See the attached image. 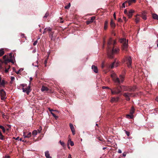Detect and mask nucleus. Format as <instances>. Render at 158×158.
I'll list each match as a JSON object with an SVG mask.
<instances>
[{
    "label": "nucleus",
    "instance_id": "nucleus-1",
    "mask_svg": "<svg viewBox=\"0 0 158 158\" xmlns=\"http://www.w3.org/2000/svg\"><path fill=\"white\" fill-rule=\"evenodd\" d=\"M112 40L111 39L109 40L108 42V47L107 49V53L108 57L110 58H112L114 57L113 55L118 52L119 49L118 48H114V47H110V45L112 44Z\"/></svg>",
    "mask_w": 158,
    "mask_h": 158
},
{
    "label": "nucleus",
    "instance_id": "nucleus-2",
    "mask_svg": "<svg viewBox=\"0 0 158 158\" xmlns=\"http://www.w3.org/2000/svg\"><path fill=\"white\" fill-rule=\"evenodd\" d=\"M111 77L112 78L113 81L116 83L120 84L123 82L124 80V77L122 75H120L118 77L115 73H112L111 75Z\"/></svg>",
    "mask_w": 158,
    "mask_h": 158
},
{
    "label": "nucleus",
    "instance_id": "nucleus-3",
    "mask_svg": "<svg viewBox=\"0 0 158 158\" xmlns=\"http://www.w3.org/2000/svg\"><path fill=\"white\" fill-rule=\"evenodd\" d=\"M110 90L112 95L118 94L122 91L121 87L120 86L114 87L110 89Z\"/></svg>",
    "mask_w": 158,
    "mask_h": 158
},
{
    "label": "nucleus",
    "instance_id": "nucleus-4",
    "mask_svg": "<svg viewBox=\"0 0 158 158\" xmlns=\"http://www.w3.org/2000/svg\"><path fill=\"white\" fill-rule=\"evenodd\" d=\"M128 40H127L126 39H121L120 40L121 43L122 44V49L123 51H127L128 47Z\"/></svg>",
    "mask_w": 158,
    "mask_h": 158
},
{
    "label": "nucleus",
    "instance_id": "nucleus-5",
    "mask_svg": "<svg viewBox=\"0 0 158 158\" xmlns=\"http://www.w3.org/2000/svg\"><path fill=\"white\" fill-rule=\"evenodd\" d=\"M126 62L127 65L128 67L130 68L131 66L132 60L130 56L127 57L126 58Z\"/></svg>",
    "mask_w": 158,
    "mask_h": 158
},
{
    "label": "nucleus",
    "instance_id": "nucleus-6",
    "mask_svg": "<svg viewBox=\"0 0 158 158\" xmlns=\"http://www.w3.org/2000/svg\"><path fill=\"white\" fill-rule=\"evenodd\" d=\"M22 89L23 91V92H26V93L27 95H28L29 94L30 92L31 91V87L30 85H28V86L26 88H22Z\"/></svg>",
    "mask_w": 158,
    "mask_h": 158
},
{
    "label": "nucleus",
    "instance_id": "nucleus-7",
    "mask_svg": "<svg viewBox=\"0 0 158 158\" xmlns=\"http://www.w3.org/2000/svg\"><path fill=\"white\" fill-rule=\"evenodd\" d=\"M0 95H1V99L2 100L4 99L6 95V93L3 89L0 90Z\"/></svg>",
    "mask_w": 158,
    "mask_h": 158
},
{
    "label": "nucleus",
    "instance_id": "nucleus-8",
    "mask_svg": "<svg viewBox=\"0 0 158 158\" xmlns=\"http://www.w3.org/2000/svg\"><path fill=\"white\" fill-rule=\"evenodd\" d=\"M95 18L94 16L91 17L90 19L86 21V24L88 25L92 23Z\"/></svg>",
    "mask_w": 158,
    "mask_h": 158
},
{
    "label": "nucleus",
    "instance_id": "nucleus-9",
    "mask_svg": "<svg viewBox=\"0 0 158 158\" xmlns=\"http://www.w3.org/2000/svg\"><path fill=\"white\" fill-rule=\"evenodd\" d=\"M69 126L72 131L73 134V135H74L75 134V131L73 126V124L71 123H69Z\"/></svg>",
    "mask_w": 158,
    "mask_h": 158
},
{
    "label": "nucleus",
    "instance_id": "nucleus-10",
    "mask_svg": "<svg viewBox=\"0 0 158 158\" xmlns=\"http://www.w3.org/2000/svg\"><path fill=\"white\" fill-rule=\"evenodd\" d=\"M92 69L94 71L97 73H98V70L97 67L94 65H93L92 66Z\"/></svg>",
    "mask_w": 158,
    "mask_h": 158
},
{
    "label": "nucleus",
    "instance_id": "nucleus-11",
    "mask_svg": "<svg viewBox=\"0 0 158 158\" xmlns=\"http://www.w3.org/2000/svg\"><path fill=\"white\" fill-rule=\"evenodd\" d=\"M45 156L46 158H52L50 156L49 152L48 151H47L45 152Z\"/></svg>",
    "mask_w": 158,
    "mask_h": 158
},
{
    "label": "nucleus",
    "instance_id": "nucleus-12",
    "mask_svg": "<svg viewBox=\"0 0 158 158\" xmlns=\"http://www.w3.org/2000/svg\"><path fill=\"white\" fill-rule=\"evenodd\" d=\"M123 95L125 97H131L132 96V94L131 93L127 92L124 93Z\"/></svg>",
    "mask_w": 158,
    "mask_h": 158
},
{
    "label": "nucleus",
    "instance_id": "nucleus-13",
    "mask_svg": "<svg viewBox=\"0 0 158 158\" xmlns=\"http://www.w3.org/2000/svg\"><path fill=\"white\" fill-rule=\"evenodd\" d=\"M119 99V98L117 97L116 98L113 97L111 100V102H117Z\"/></svg>",
    "mask_w": 158,
    "mask_h": 158
},
{
    "label": "nucleus",
    "instance_id": "nucleus-14",
    "mask_svg": "<svg viewBox=\"0 0 158 158\" xmlns=\"http://www.w3.org/2000/svg\"><path fill=\"white\" fill-rule=\"evenodd\" d=\"M152 16L153 19L158 20V15L156 14H153Z\"/></svg>",
    "mask_w": 158,
    "mask_h": 158
},
{
    "label": "nucleus",
    "instance_id": "nucleus-15",
    "mask_svg": "<svg viewBox=\"0 0 158 158\" xmlns=\"http://www.w3.org/2000/svg\"><path fill=\"white\" fill-rule=\"evenodd\" d=\"M118 66V65L117 64H115V62H113L112 64L110 66V68L111 69L113 68L114 66H115L116 67H117Z\"/></svg>",
    "mask_w": 158,
    "mask_h": 158
},
{
    "label": "nucleus",
    "instance_id": "nucleus-16",
    "mask_svg": "<svg viewBox=\"0 0 158 158\" xmlns=\"http://www.w3.org/2000/svg\"><path fill=\"white\" fill-rule=\"evenodd\" d=\"M48 88L46 86H42L41 89V90L42 91H48Z\"/></svg>",
    "mask_w": 158,
    "mask_h": 158
},
{
    "label": "nucleus",
    "instance_id": "nucleus-17",
    "mask_svg": "<svg viewBox=\"0 0 158 158\" xmlns=\"http://www.w3.org/2000/svg\"><path fill=\"white\" fill-rule=\"evenodd\" d=\"M8 62H11L14 63L13 60L12 59H6L5 60V63L6 64Z\"/></svg>",
    "mask_w": 158,
    "mask_h": 158
},
{
    "label": "nucleus",
    "instance_id": "nucleus-18",
    "mask_svg": "<svg viewBox=\"0 0 158 158\" xmlns=\"http://www.w3.org/2000/svg\"><path fill=\"white\" fill-rule=\"evenodd\" d=\"M5 81L4 80H3L2 81H1V82L0 83V87H1L2 86H4V85H5Z\"/></svg>",
    "mask_w": 158,
    "mask_h": 158
},
{
    "label": "nucleus",
    "instance_id": "nucleus-19",
    "mask_svg": "<svg viewBox=\"0 0 158 158\" xmlns=\"http://www.w3.org/2000/svg\"><path fill=\"white\" fill-rule=\"evenodd\" d=\"M134 111L135 109L133 107H132L130 111V114L133 115L134 112Z\"/></svg>",
    "mask_w": 158,
    "mask_h": 158
},
{
    "label": "nucleus",
    "instance_id": "nucleus-20",
    "mask_svg": "<svg viewBox=\"0 0 158 158\" xmlns=\"http://www.w3.org/2000/svg\"><path fill=\"white\" fill-rule=\"evenodd\" d=\"M37 131L36 130H34L32 132V135L34 136H35L37 134Z\"/></svg>",
    "mask_w": 158,
    "mask_h": 158
},
{
    "label": "nucleus",
    "instance_id": "nucleus-21",
    "mask_svg": "<svg viewBox=\"0 0 158 158\" xmlns=\"http://www.w3.org/2000/svg\"><path fill=\"white\" fill-rule=\"evenodd\" d=\"M133 115L132 114H127L126 116V117L127 118H133Z\"/></svg>",
    "mask_w": 158,
    "mask_h": 158
},
{
    "label": "nucleus",
    "instance_id": "nucleus-22",
    "mask_svg": "<svg viewBox=\"0 0 158 158\" xmlns=\"http://www.w3.org/2000/svg\"><path fill=\"white\" fill-rule=\"evenodd\" d=\"M4 53V49H2L0 50V56H1L3 55Z\"/></svg>",
    "mask_w": 158,
    "mask_h": 158
},
{
    "label": "nucleus",
    "instance_id": "nucleus-23",
    "mask_svg": "<svg viewBox=\"0 0 158 158\" xmlns=\"http://www.w3.org/2000/svg\"><path fill=\"white\" fill-rule=\"evenodd\" d=\"M27 136H25V138H29L31 136V133L29 132L28 133H27Z\"/></svg>",
    "mask_w": 158,
    "mask_h": 158
},
{
    "label": "nucleus",
    "instance_id": "nucleus-24",
    "mask_svg": "<svg viewBox=\"0 0 158 158\" xmlns=\"http://www.w3.org/2000/svg\"><path fill=\"white\" fill-rule=\"evenodd\" d=\"M69 141L70 142V145L71 146H73L74 145L73 142L70 139H69L68 142H69Z\"/></svg>",
    "mask_w": 158,
    "mask_h": 158
},
{
    "label": "nucleus",
    "instance_id": "nucleus-25",
    "mask_svg": "<svg viewBox=\"0 0 158 158\" xmlns=\"http://www.w3.org/2000/svg\"><path fill=\"white\" fill-rule=\"evenodd\" d=\"M141 17L144 20H146L147 19V17L146 15L143 13L142 14Z\"/></svg>",
    "mask_w": 158,
    "mask_h": 158
},
{
    "label": "nucleus",
    "instance_id": "nucleus-26",
    "mask_svg": "<svg viewBox=\"0 0 158 158\" xmlns=\"http://www.w3.org/2000/svg\"><path fill=\"white\" fill-rule=\"evenodd\" d=\"M71 4L70 3H69L68 5L65 6L64 7V8L65 9H69L70 7Z\"/></svg>",
    "mask_w": 158,
    "mask_h": 158
},
{
    "label": "nucleus",
    "instance_id": "nucleus-27",
    "mask_svg": "<svg viewBox=\"0 0 158 158\" xmlns=\"http://www.w3.org/2000/svg\"><path fill=\"white\" fill-rule=\"evenodd\" d=\"M49 15V13L48 12H47L45 13L44 16V18H46Z\"/></svg>",
    "mask_w": 158,
    "mask_h": 158
},
{
    "label": "nucleus",
    "instance_id": "nucleus-28",
    "mask_svg": "<svg viewBox=\"0 0 158 158\" xmlns=\"http://www.w3.org/2000/svg\"><path fill=\"white\" fill-rule=\"evenodd\" d=\"M0 128L2 130V131L3 132H5V128L2 125H0Z\"/></svg>",
    "mask_w": 158,
    "mask_h": 158
},
{
    "label": "nucleus",
    "instance_id": "nucleus-29",
    "mask_svg": "<svg viewBox=\"0 0 158 158\" xmlns=\"http://www.w3.org/2000/svg\"><path fill=\"white\" fill-rule=\"evenodd\" d=\"M110 25L112 27H114L115 26V24L112 20H111L110 22Z\"/></svg>",
    "mask_w": 158,
    "mask_h": 158
},
{
    "label": "nucleus",
    "instance_id": "nucleus-30",
    "mask_svg": "<svg viewBox=\"0 0 158 158\" xmlns=\"http://www.w3.org/2000/svg\"><path fill=\"white\" fill-rule=\"evenodd\" d=\"M127 2H128V1H126L125 2H124V3H123L122 6V8H125V3H127Z\"/></svg>",
    "mask_w": 158,
    "mask_h": 158
},
{
    "label": "nucleus",
    "instance_id": "nucleus-31",
    "mask_svg": "<svg viewBox=\"0 0 158 158\" xmlns=\"http://www.w3.org/2000/svg\"><path fill=\"white\" fill-rule=\"evenodd\" d=\"M59 143L63 147H64L65 146V144L63 142H62L61 140H60L59 141Z\"/></svg>",
    "mask_w": 158,
    "mask_h": 158
},
{
    "label": "nucleus",
    "instance_id": "nucleus-32",
    "mask_svg": "<svg viewBox=\"0 0 158 158\" xmlns=\"http://www.w3.org/2000/svg\"><path fill=\"white\" fill-rule=\"evenodd\" d=\"M44 30H46L48 31H51L52 30V28L50 27L46 28L44 29Z\"/></svg>",
    "mask_w": 158,
    "mask_h": 158
},
{
    "label": "nucleus",
    "instance_id": "nucleus-33",
    "mask_svg": "<svg viewBox=\"0 0 158 158\" xmlns=\"http://www.w3.org/2000/svg\"><path fill=\"white\" fill-rule=\"evenodd\" d=\"M140 20V18L138 17H136L135 19V21L136 23H138Z\"/></svg>",
    "mask_w": 158,
    "mask_h": 158
},
{
    "label": "nucleus",
    "instance_id": "nucleus-34",
    "mask_svg": "<svg viewBox=\"0 0 158 158\" xmlns=\"http://www.w3.org/2000/svg\"><path fill=\"white\" fill-rule=\"evenodd\" d=\"M51 114L56 119H57L58 118V116H56L54 113L52 112H51Z\"/></svg>",
    "mask_w": 158,
    "mask_h": 158
},
{
    "label": "nucleus",
    "instance_id": "nucleus-35",
    "mask_svg": "<svg viewBox=\"0 0 158 158\" xmlns=\"http://www.w3.org/2000/svg\"><path fill=\"white\" fill-rule=\"evenodd\" d=\"M42 128L40 126L39 127V128L38 129V131L39 133H40L42 131Z\"/></svg>",
    "mask_w": 158,
    "mask_h": 158
},
{
    "label": "nucleus",
    "instance_id": "nucleus-36",
    "mask_svg": "<svg viewBox=\"0 0 158 158\" xmlns=\"http://www.w3.org/2000/svg\"><path fill=\"white\" fill-rule=\"evenodd\" d=\"M107 27V23L106 22L105 23V25L104 26V28L105 29H106Z\"/></svg>",
    "mask_w": 158,
    "mask_h": 158
},
{
    "label": "nucleus",
    "instance_id": "nucleus-37",
    "mask_svg": "<svg viewBox=\"0 0 158 158\" xmlns=\"http://www.w3.org/2000/svg\"><path fill=\"white\" fill-rule=\"evenodd\" d=\"M127 15L128 16L129 18H131L132 15V14H131L130 13L128 12Z\"/></svg>",
    "mask_w": 158,
    "mask_h": 158
},
{
    "label": "nucleus",
    "instance_id": "nucleus-38",
    "mask_svg": "<svg viewBox=\"0 0 158 158\" xmlns=\"http://www.w3.org/2000/svg\"><path fill=\"white\" fill-rule=\"evenodd\" d=\"M20 85L23 88H24V87H26L27 86V85L26 84H20Z\"/></svg>",
    "mask_w": 158,
    "mask_h": 158
},
{
    "label": "nucleus",
    "instance_id": "nucleus-39",
    "mask_svg": "<svg viewBox=\"0 0 158 158\" xmlns=\"http://www.w3.org/2000/svg\"><path fill=\"white\" fill-rule=\"evenodd\" d=\"M110 39H111L112 40V39L111 38H110ZM116 41L115 40H114L113 43L112 42V44L110 45V47H112V45H114L116 43Z\"/></svg>",
    "mask_w": 158,
    "mask_h": 158
},
{
    "label": "nucleus",
    "instance_id": "nucleus-40",
    "mask_svg": "<svg viewBox=\"0 0 158 158\" xmlns=\"http://www.w3.org/2000/svg\"><path fill=\"white\" fill-rule=\"evenodd\" d=\"M125 131L126 134L127 136H129L130 135V133L129 132L127 131L126 130L124 131Z\"/></svg>",
    "mask_w": 158,
    "mask_h": 158
},
{
    "label": "nucleus",
    "instance_id": "nucleus-41",
    "mask_svg": "<svg viewBox=\"0 0 158 158\" xmlns=\"http://www.w3.org/2000/svg\"><path fill=\"white\" fill-rule=\"evenodd\" d=\"M136 89V87L135 86H134L132 87L131 89V91H134Z\"/></svg>",
    "mask_w": 158,
    "mask_h": 158
},
{
    "label": "nucleus",
    "instance_id": "nucleus-42",
    "mask_svg": "<svg viewBox=\"0 0 158 158\" xmlns=\"http://www.w3.org/2000/svg\"><path fill=\"white\" fill-rule=\"evenodd\" d=\"M0 139L2 140H4V136L2 135V134L1 135H0Z\"/></svg>",
    "mask_w": 158,
    "mask_h": 158
},
{
    "label": "nucleus",
    "instance_id": "nucleus-43",
    "mask_svg": "<svg viewBox=\"0 0 158 158\" xmlns=\"http://www.w3.org/2000/svg\"><path fill=\"white\" fill-rule=\"evenodd\" d=\"M134 12V10H130L128 12L130 13L131 14H133Z\"/></svg>",
    "mask_w": 158,
    "mask_h": 158
},
{
    "label": "nucleus",
    "instance_id": "nucleus-44",
    "mask_svg": "<svg viewBox=\"0 0 158 158\" xmlns=\"http://www.w3.org/2000/svg\"><path fill=\"white\" fill-rule=\"evenodd\" d=\"M102 88L103 89H110H110H111V88H110L108 87H107V86H103L102 87Z\"/></svg>",
    "mask_w": 158,
    "mask_h": 158
},
{
    "label": "nucleus",
    "instance_id": "nucleus-45",
    "mask_svg": "<svg viewBox=\"0 0 158 158\" xmlns=\"http://www.w3.org/2000/svg\"><path fill=\"white\" fill-rule=\"evenodd\" d=\"M48 109L49 110V111L51 112H51H52V111H56V110H53L52 109H50V108H48Z\"/></svg>",
    "mask_w": 158,
    "mask_h": 158
},
{
    "label": "nucleus",
    "instance_id": "nucleus-46",
    "mask_svg": "<svg viewBox=\"0 0 158 158\" xmlns=\"http://www.w3.org/2000/svg\"><path fill=\"white\" fill-rule=\"evenodd\" d=\"M11 80V81H13L15 79V78L14 77H11L10 78Z\"/></svg>",
    "mask_w": 158,
    "mask_h": 158
},
{
    "label": "nucleus",
    "instance_id": "nucleus-47",
    "mask_svg": "<svg viewBox=\"0 0 158 158\" xmlns=\"http://www.w3.org/2000/svg\"><path fill=\"white\" fill-rule=\"evenodd\" d=\"M37 40H36L35 41L33 44V45L34 46H35V45H36V44H37Z\"/></svg>",
    "mask_w": 158,
    "mask_h": 158
},
{
    "label": "nucleus",
    "instance_id": "nucleus-48",
    "mask_svg": "<svg viewBox=\"0 0 158 158\" xmlns=\"http://www.w3.org/2000/svg\"><path fill=\"white\" fill-rule=\"evenodd\" d=\"M22 86L21 85H19V86H17V88L18 89H21Z\"/></svg>",
    "mask_w": 158,
    "mask_h": 158
},
{
    "label": "nucleus",
    "instance_id": "nucleus-49",
    "mask_svg": "<svg viewBox=\"0 0 158 158\" xmlns=\"http://www.w3.org/2000/svg\"><path fill=\"white\" fill-rule=\"evenodd\" d=\"M47 61H48V59H47L45 60V61H44V64H45V66H46V64L47 63Z\"/></svg>",
    "mask_w": 158,
    "mask_h": 158
},
{
    "label": "nucleus",
    "instance_id": "nucleus-50",
    "mask_svg": "<svg viewBox=\"0 0 158 158\" xmlns=\"http://www.w3.org/2000/svg\"><path fill=\"white\" fill-rule=\"evenodd\" d=\"M130 97H125L126 98V99L127 101H129L130 100Z\"/></svg>",
    "mask_w": 158,
    "mask_h": 158
},
{
    "label": "nucleus",
    "instance_id": "nucleus-51",
    "mask_svg": "<svg viewBox=\"0 0 158 158\" xmlns=\"http://www.w3.org/2000/svg\"><path fill=\"white\" fill-rule=\"evenodd\" d=\"M129 1L131 2H136V0H129Z\"/></svg>",
    "mask_w": 158,
    "mask_h": 158
},
{
    "label": "nucleus",
    "instance_id": "nucleus-52",
    "mask_svg": "<svg viewBox=\"0 0 158 158\" xmlns=\"http://www.w3.org/2000/svg\"><path fill=\"white\" fill-rule=\"evenodd\" d=\"M23 136H24V138H25V136H27V132H23Z\"/></svg>",
    "mask_w": 158,
    "mask_h": 158
},
{
    "label": "nucleus",
    "instance_id": "nucleus-53",
    "mask_svg": "<svg viewBox=\"0 0 158 158\" xmlns=\"http://www.w3.org/2000/svg\"><path fill=\"white\" fill-rule=\"evenodd\" d=\"M124 13L126 14H127L128 12L127 10H125L124 11Z\"/></svg>",
    "mask_w": 158,
    "mask_h": 158
},
{
    "label": "nucleus",
    "instance_id": "nucleus-54",
    "mask_svg": "<svg viewBox=\"0 0 158 158\" xmlns=\"http://www.w3.org/2000/svg\"><path fill=\"white\" fill-rule=\"evenodd\" d=\"M6 55H4V56H3V59H4V60L6 59Z\"/></svg>",
    "mask_w": 158,
    "mask_h": 158
},
{
    "label": "nucleus",
    "instance_id": "nucleus-55",
    "mask_svg": "<svg viewBox=\"0 0 158 158\" xmlns=\"http://www.w3.org/2000/svg\"><path fill=\"white\" fill-rule=\"evenodd\" d=\"M118 153H122V151L120 149H119L118 151Z\"/></svg>",
    "mask_w": 158,
    "mask_h": 158
},
{
    "label": "nucleus",
    "instance_id": "nucleus-56",
    "mask_svg": "<svg viewBox=\"0 0 158 158\" xmlns=\"http://www.w3.org/2000/svg\"><path fill=\"white\" fill-rule=\"evenodd\" d=\"M127 3H128V5L129 6H130L131 5V2H130V1H129V0L128 1V2H127Z\"/></svg>",
    "mask_w": 158,
    "mask_h": 158
},
{
    "label": "nucleus",
    "instance_id": "nucleus-57",
    "mask_svg": "<svg viewBox=\"0 0 158 158\" xmlns=\"http://www.w3.org/2000/svg\"><path fill=\"white\" fill-rule=\"evenodd\" d=\"M68 158H72L71 154H69V155Z\"/></svg>",
    "mask_w": 158,
    "mask_h": 158
},
{
    "label": "nucleus",
    "instance_id": "nucleus-58",
    "mask_svg": "<svg viewBox=\"0 0 158 158\" xmlns=\"http://www.w3.org/2000/svg\"><path fill=\"white\" fill-rule=\"evenodd\" d=\"M9 69V68L8 69H6L5 70V71L6 73H7V72H8Z\"/></svg>",
    "mask_w": 158,
    "mask_h": 158
},
{
    "label": "nucleus",
    "instance_id": "nucleus-59",
    "mask_svg": "<svg viewBox=\"0 0 158 158\" xmlns=\"http://www.w3.org/2000/svg\"><path fill=\"white\" fill-rule=\"evenodd\" d=\"M21 36H22V37H25L26 38V37H25V35L24 34H22V35H21Z\"/></svg>",
    "mask_w": 158,
    "mask_h": 158
},
{
    "label": "nucleus",
    "instance_id": "nucleus-60",
    "mask_svg": "<svg viewBox=\"0 0 158 158\" xmlns=\"http://www.w3.org/2000/svg\"><path fill=\"white\" fill-rule=\"evenodd\" d=\"M20 69H19V70L18 71H17L16 73L17 74H19V72H20Z\"/></svg>",
    "mask_w": 158,
    "mask_h": 158
},
{
    "label": "nucleus",
    "instance_id": "nucleus-61",
    "mask_svg": "<svg viewBox=\"0 0 158 158\" xmlns=\"http://www.w3.org/2000/svg\"><path fill=\"white\" fill-rule=\"evenodd\" d=\"M67 145H68V148L69 149H70V147L69 146V143H68Z\"/></svg>",
    "mask_w": 158,
    "mask_h": 158
},
{
    "label": "nucleus",
    "instance_id": "nucleus-62",
    "mask_svg": "<svg viewBox=\"0 0 158 158\" xmlns=\"http://www.w3.org/2000/svg\"><path fill=\"white\" fill-rule=\"evenodd\" d=\"M9 56H10V57L11 58L12 56V54L11 53H10Z\"/></svg>",
    "mask_w": 158,
    "mask_h": 158
},
{
    "label": "nucleus",
    "instance_id": "nucleus-63",
    "mask_svg": "<svg viewBox=\"0 0 158 158\" xmlns=\"http://www.w3.org/2000/svg\"><path fill=\"white\" fill-rule=\"evenodd\" d=\"M114 18L115 19H116V15H115V13H114Z\"/></svg>",
    "mask_w": 158,
    "mask_h": 158
},
{
    "label": "nucleus",
    "instance_id": "nucleus-64",
    "mask_svg": "<svg viewBox=\"0 0 158 158\" xmlns=\"http://www.w3.org/2000/svg\"><path fill=\"white\" fill-rule=\"evenodd\" d=\"M60 23H62L64 22V21L62 20L61 19V20L60 21Z\"/></svg>",
    "mask_w": 158,
    "mask_h": 158
}]
</instances>
